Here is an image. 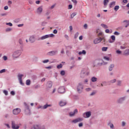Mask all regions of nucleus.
<instances>
[{
    "label": "nucleus",
    "instance_id": "1",
    "mask_svg": "<svg viewBox=\"0 0 129 129\" xmlns=\"http://www.w3.org/2000/svg\"><path fill=\"white\" fill-rule=\"evenodd\" d=\"M90 72L88 67L83 68L81 72L80 77L81 78H85L86 76L89 75Z\"/></svg>",
    "mask_w": 129,
    "mask_h": 129
},
{
    "label": "nucleus",
    "instance_id": "2",
    "mask_svg": "<svg viewBox=\"0 0 129 129\" xmlns=\"http://www.w3.org/2000/svg\"><path fill=\"white\" fill-rule=\"evenodd\" d=\"M21 55H22L21 50H17L13 52L12 57L13 58H19Z\"/></svg>",
    "mask_w": 129,
    "mask_h": 129
},
{
    "label": "nucleus",
    "instance_id": "3",
    "mask_svg": "<svg viewBox=\"0 0 129 129\" xmlns=\"http://www.w3.org/2000/svg\"><path fill=\"white\" fill-rule=\"evenodd\" d=\"M24 105L25 106V109L24 110L25 114L26 115H30L31 114V110H30V107L27 103H24Z\"/></svg>",
    "mask_w": 129,
    "mask_h": 129
},
{
    "label": "nucleus",
    "instance_id": "4",
    "mask_svg": "<svg viewBox=\"0 0 129 129\" xmlns=\"http://www.w3.org/2000/svg\"><path fill=\"white\" fill-rule=\"evenodd\" d=\"M53 37H55V35L53 34H47L41 36L38 40H45L48 38H53Z\"/></svg>",
    "mask_w": 129,
    "mask_h": 129
},
{
    "label": "nucleus",
    "instance_id": "5",
    "mask_svg": "<svg viewBox=\"0 0 129 129\" xmlns=\"http://www.w3.org/2000/svg\"><path fill=\"white\" fill-rule=\"evenodd\" d=\"M83 91V84L82 83L78 84L77 86V91L79 93H81Z\"/></svg>",
    "mask_w": 129,
    "mask_h": 129
},
{
    "label": "nucleus",
    "instance_id": "6",
    "mask_svg": "<svg viewBox=\"0 0 129 129\" xmlns=\"http://www.w3.org/2000/svg\"><path fill=\"white\" fill-rule=\"evenodd\" d=\"M90 116H91V111H90L83 113V117L84 118H89Z\"/></svg>",
    "mask_w": 129,
    "mask_h": 129
},
{
    "label": "nucleus",
    "instance_id": "7",
    "mask_svg": "<svg viewBox=\"0 0 129 129\" xmlns=\"http://www.w3.org/2000/svg\"><path fill=\"white\" fill-rule=\"evenodd\" d=\"M102 40H103V42H105V39H104V38L99 37V38H96L95 39H94L93 41L94 44H98L100 43V42H101Z\"/></svg>",
    "mask_w": 129,
    "mask_h": 129
},
{
    "label": "nucleus",
    "instance_id": "8",
    "mask_svg": "<svg viewBox=\"0 0 129 129\" xmlns=\"http://www.w3.org/2000/svg\"><path fill=\"white\" fill-rule=\"evenodd\" d=\"M126 97H122L120 98H119L117 101H116V103L118 104H122L123 103V101L125 100Z\"/></svg>",
    "mask_w": 129,
    "mask_h": 129
},
{
    "label": "nucleus",
    "instance_id": "9",
    "mask_svg": "<svg viewBox=\"0 0 129 129\" xmlns=\"http://www.w3.org/2000/svg\"><path fill=\"white\" fill-rule=\"evenodd\" d=\"M12 128L13 129H19L20 128V125L17 124L15 121H11Z\"/></svg>",
    "mask_w": 129,
    "mask_h": 129
},
{
    "label": "nucleus",
    "instance_id": "10",
    "mask_svg": "<svg viewBox=\"0 0 129 129\" xmlns=\"http://www.w3.org/2000/svg\"><path fill=\"white\" fill-rule=\"evenodd\" d=\"M23 77H24V75L22 74H19L18 75V78L19 81V83L20 84H21V85H22V86H24V83H23V80H22Z\"/></svg>",
    "mask_w": 129,
    "mask_h": 129
},
{
    "label": "nucleus",
    "instance_id": "11",
    "mask_svg": "<svg viewBox=\"0 0 129 129\" xmlns=\"http://www.w3.org/2000/svg\"><path fill=\"white\" fill-rule=\"evenodd\" d=\"M83 120V119L81 117H78L72 120V123H77V122H81Z\"/></svg>",
    "mask_w": 129,
    "mask_h": 129
},
{
    "label": "nucleus",
    "instance_id": "12",
    "mask_svg": "<svg viewBox=\"0 0 129 129\" xmlns=\"http://www.w3.org/2000/svg\"><path fill=\"white\" fill-rule=\"evenodd\" d=\"M21 113V109L19 108H17L16 109H13V113L14 115H18L19 113Z\"/></svg>",
    "mask_w": 129,
    "mask_h": 129
},
{
    "label": "nucleus",
    "instance_id": "13",
    "mask_svg": "<svg viewBox=\"0 0 129 129\" xmlns=\"http://www.w3.org/2000/svg\"><path fill=\"white\" fill-rule=\"evenodd\" d=\"M58 93H65L66 89L65 87L61 86L59 87L57 90Z\"/></svg>",
    "mask_w": 129,
    "mask_h": 129
},
{
    "label": "nucleus",
    "instance_id": "14",
    "mask_svg": "<svg viewBox=\"0 0 129 129\" xmlns=\"http://www.w3.org/2000/svg\"><path fill=\"white\" fill-rule=\"evenodd\" d=\"M43 13V6H39L37 9H36V13L38 15H41Z\"/></svg>",
    "mask_w": 129,
    "mask_h": 129
},
{
    "label": "nucleus",
    "instance_id": "15",
    "mask_svg": "<svg viewBox=\"0 0 129 129\" xmlns=\"http://www.w3.org/2000/svg\"><path fill=\"white\" fill-rule=\"evenodd\" d=\"M57 53H58V51L57 50H53L48 52L47 53V56H55V55H56Z\"/></svg>",
    "mask_w": 129,
    "mask_h": 129
},
{
    "label": "nucleus",
    "instance_id": "16",
    "mask_svg": "<svg viewBox=\"0 0 129 129\" xmlns=\"http://www.w3.org/2000/svg\"><path fill=\"white\" fill-rule=\"evenodd\" d=\"M29 42L30 43H35L36 42V36L32 35L29 37Z\"/></svg>",
    "mask_w": 129,
    "mask_h": 129
},
{
    "label": "nucleus",
    "instance_id": "17",
    "mask_svg": "<svg viewBox=\"0 0 129 129\" xmlns=\"http://www.w3.org/2000/svg\"><path fill=\"white\" fill-rule=\"evenodd\" d=\"M31 129H45V127L41 126L40 125H34L31 128Z\"/></svg>",
    "mask_w": 129,
    "mask_h": 129
},
{
    "label": "nucleus",
    "instance_id": "18",
    "mask_svg": "<svg viewBox=\"0 0 129 129\" xmlns=\"http://www.w3.org/2000/svg\"><path fill=\"white\" fill-rule=\"evenodd\" d=\"M78 113V110L77 109H76L74 110L73 112H71L69 113L70 116H74L76 114H77Z\"/></svg>",
    "mask_w": 129,
    "mask_h": 129
},
{
    "label": "nucleus",
    "instance_id": "19",
    "mask_svg": "<svg viewBox=\"0 0 129 129\" xmlns=\"http://www.w3.org/2000/svg\"><path fill=\"white\" fill-rule=\"evenodd\" d=\"M52 85H53V83L51 81L47 82L46 84V89H50L52 87Z\"/></svg>",
    "mask_w": 129,
    "mask_h": 129
},
{
    "label": "nucleus",
    "instance_id": "20",
    "mask_svg": "<svg viewBox=\"0 0 129 129\" xmlns=\"http://www.w3.org/2000/svg\"><path fill=\"white\" fill-rule=\"evenodd\" d=\"M107 125L108 126H110V128L113 129L114 127V125H113V124L111 123L110 121H108L107 123Z\"/></svg>",
    "mask_w": 129,
    "mask_h": 129
},
{
    "label": "nucleus",
    "instance_id": "21",
    "mask_svg": "<svg viewBox=\"0 0 129 129\" xmlns=\"http://www.w3.org/2000/svg\"><path fill=\"white\" fill-rule=\"evenodd\" d=\"M113 68H114V64L111 63L109 67V71H112Z\"/></svg>",
    "mask_w": 129,
    "mask_h": 129
},
{
    "label": "nucleus",
    "instance_id": "22",
    "mask_svg": "<svg viewBox=\"0 0 129 129\" xmlns=\"http://www.w3.org/2000/svg\"><path fill=\"white\" fill-rule=\"evenodd\" d=\"M67 103L65 101H61L59 102V105H60V106H64V105H66Z\"/></svg>",
    "mask_w": 129,
    "mask_h": 129
},
{
    "label": "nucleus",
    "instance_id": "23",
    "mask_svg": "<svg viewBox=\"0 0 129 129\" xmlns=\"http://www.w3.org/2000/svg\"><path fill=\"white\" fill-rule=\"evenodd\" d=\"M115 3H116V2L114 1L111 2V3L109 4V7L113 8V7H114V6H115Z\"/></svg>",
    "mask_w": 129,
    "mask_h": 129
},
{
    "label": "nucleus",
    "instance_id": "24",
    "mask_svg": "<svg viewBox=\"0 0 129 129\" xmlns=\"http://www.w3.org/2000/svg\"><path fill=\"white\" fill-rule=\"evenodd\" d=\"M79 55H86V51L83 50L82 51H80L79 52Z\"/></svg>",
    "mask_w": 129,
    "mask_h": 129
},
{
    "label": "nucleus",
    "instance_id": "25",
    "mask_svg": "<svg viewBox=\"0 0 129 129\" xmlns=\"http://www.w3.org/2000/svg\"><path fill=\"white\" fill-rule=\"evenodd\" d=\"M91 81L92 82H96V81H97V78L95 77H93L91 78Z\"/></svg>",
    "mask_w": 129,
    "mask_h": 129
},
{
    "label": "nucleus",
    "instance_id": "26",
    "mask_svg": "<svg viewBox=\"0 0 129 129\" xmlns=\"http://www.w3.org/2000/svg\"><path fill=\"white\" fill-rule=\"evenodd\" d=\"M108 3H109V0H104V1H103L104 6L105 7H106V6H107V4H108Z\"/></svg>",
    "mask_w": 129,
    "mask_h": 129
},
{
    "label": "nucleus",
    "instance_id": "27",
    "mask_svg": "<svg viewBox=\"0 0 129 129\" xmlns=\"http://www.w3.org/2000/svg\"><path fill=\"white\" fill-rule=\"evenodd\" d=\"M52 106L51 105H48V104H46L43 106V109H46V108H48V107H50Z\"/></svg>",
    "mask_w": 129,
    "mask_h": 129
},
{
    "label": "nucleus",
    "instance_id": "28",
    "mask_svg": "<svg viewBox=\"0 0 129 129\" xmlns=\"http://www.w3.org/2000/svg\"><path fill=\"white\" fill-rule=\"evenodd\" d=\"M122 81H120V80H118V81H117V82H116V83H117V86H121V83H122Z\"/></svg>",
    "mask_w": 129,
    "mask_h": 129
},
{
    "label": "nucleus",
    "instance_id": "29",
    "mask_svg": "<svg viewBox=\"0 0 129 129\" xmlns=\"http://www.w3.org/2000/svg\"><path fill=\"white\" fill-rule=\"evenodd\" d=\"M60 74L61 76H64L65 74H66V72H65V71L62 70L60 71Z\"/></svg>",
    "mask_w": 129,
    "mask_h": 129
},
{
    "label": "nucleus",
    "instance_id": "30",
    "mask_svg": "<svg viewBox=\"0 0 129 129\" xmlns=\"http://www.w3.org/2000/svg\"><path fill=\"white\" fill-rule=\"evenodd\" d=\"M101 26L102 27V28H104V29H108V26H107V25H106L105 24H101Z\"/></svg>",
    "mask_w": 129,
    "mask_h": 129
},
{
    "label": "nucleus",
    "instance_id": "31",
    "mask_svg": "<svg viewBox=\"0 0 129 129\" xmlns=\"http://www.w3.org/2000/svg\"><path fill=\"white\" fill-rule=\"evenodd\" d=\"M124 55H126L127 56H128L129 55V49H126L124 52Z\"/></svg>",
    "mask_w": 129,
    "mask_h": 129
},
{
    "label": "nucleus",
    "instance_id": "32",
    "mask_svg": "<svg viewBox=\"0 0 129 129\" xmlns=\"http://www.w3.org/2000/svg\"><path fill=\"white\" fill-rule=\"evenodd\" d=\"M96 94V91H93L90 94V96H94Z\"/></svg>",
    "mask_w": 129,
    "mask_h": 129
},
{
    "label": "nucleus",
    "instance_id": "33",
    "mask_svg": "<svg viewBox=\"0 0 129 129\" xmlns=\"http://www.w3.org/2000/svg\"><path fill=\"white\" fill-rule=\"evenodd\" d=\"M114 10L115 12H117V11H118V10H119V6H115Z\"/></svg>",
    "mask_w": 129,
    "mask_h": 129
},
{
    "label": "nucleus",
    "instance_id": "34",
    "mask_svg": "<svg viewBox=\"0 0 129 129\" xmlns=\"http://www.w3.org/2000/svg\"><path fill=\"white\" fill-rule=\"evenodd\" d=\"M77 15V13H73L71 15V19H73L75 16Z\"/></svg>",
    "mask_w": 129,
    "mask_h": 129
},
{
    "label": "nucleus",
    "instance_id": "35",
    "mask_svg": "<svg viewBox=\"0 0 129 129\" xmlns=\"http://www.w3.org/2000/svg\"><path fill=\"white\" fill-rule=\"evenodd\" d=\"M55 7H56V4H53L50 7H49V10H53Z\"/></svg>",
    "mask_w": 129,
    "mask_h": 129
},
{
    "label": "nucleus",
    "instance_id": "36",
    "mask_svg": "<svg viewBox=\"0 0 129 129\" xmlns=\"http://www.w3.org/2000/svg\"><path fill=\"white\" fill-rule=\"evenodd\" d=\"M62 67H63V64H62L61 63L57 66V69H61V68H62Z\"/></svg>",
    "mask_w": 129,
    "mask_h": 129
},
{
    "label": "nucleus",
    "instance_id": "37",
    "mask_svg": "<svg viewBox=\"0 0 129 129\" xmlns=\"http://www.w3.org/2000/svg\"><path fill=\"white\" fill-rule=\"evenodd\" d=\"M107 49H108L107 47H103L102 48V50L105 52L107 51Z\"/></svg>",
    "mask_w": 129,
    "mask_h": 129
},
{
    "label": "nucleus",
    "instance_id": "38",
    "mask_svg": "<svg viewBox=\"0 0 129 129\" xmlns=\"http://www.w3.org/2000/svg\"><path fill=\"white\" fill-rule=\"evenodd\" d=\"M78 36H79V33L77 32L74 35V38L77 39V38H78Z\"/></svg>",
    "mask_w": 129,
    "mask_h": 129
},
{
    "label": "nucleus",
    "instance_id": "39",
    "mask_svg": "<svg viewBox=\"0 0 129 129\" xmlns=\"http://www.w3.org/2000/svg\"><path fill=\"white\" fill-rule=\"evenodd\" d=\"M2 59H3L4 61H7L8 60V56H7L6 55H4L2 57Z\"/></svg>",
    "mask_w": 129,
    "mask_h": 129
},
{
    "label": "nucleus",
    "instance_id": "40",
    "mask_svg": "<svg viewBox=\"0 0 129 129\" xmlns=\"http://www.w3.org/2000/svg\"><path fill=\"white\" fill-rule=\"evenodd\" d=\"M31 85V80H27L26 81V85Z\"/></svg>",
    "mask_w": 129,
    "mask_h": 129
},
{
    "label": "nucleus",
    "instance_id": "41",
    "mask_svg": "<svg viewBox=\"0 0 129 129\" xmlns=\"http://www.w3.org/2000/svg\"><path fill=\"white\" fill-rule=\"evenodd\" d=\"M126 124V122H125V121H123L121 122V126H123V127L125 126Z\"/></svg>",
    "mask_w": 129,
    "mask_h": 129
},
{
    "label": "nucleus",
    "instance_id": "42",
    "mask_svg": "<svg viewBox=\"0 0 129 129\" xmlns=\"http://www.w3.org/2000/svg\"><path fill=\"white\" fill-rule=\"evenodd\" d=\"M116 82V79H113L110 81V83H115Z\"/></svg>",
    "mask_w": 129,
    "mask_h": 129
},
{
    "label": "nucleus",
    "instance_id": "43",
    "mask_svg": "<svg viewBox=\"0 0 129 129\" xmlns=\"http://www.w3.org/2000/svg\"><path fill=\"white\" fill-rule=\"evenodd\" d=\"M37 109H44V107L43 106L39 105L37 108Z\"/></svg>",
    "mask_w": 129,
    "mask_h": 129
},
{
    "label": "nucleus",
    "instance_id": "44",
    "mask_svg": "<svg viewBox=\"0 0 129 129\" xmlns=\"http://www.w3.org/2000/svg\"><path fill=\"white\" fill-rule=\"evenodd\" d=\"M111 39L114 42L115 41V36L114 35L111 36Z\"/></svg>",
    "mask_w": 129,
    "mask_h": 129
},
{
    "label": "nucleus",
    "instance_id": "45",
    "mask_svg": "<svg viewBox=\"0 0 129 129\" xmlns=\"http://www.w3.org/2000/svg\"><path fill=\"white\" fill-rule=\"evenodd\" d=\"M7 26H9L10 27H13V24L11 22L6 23Z\"/></svg>",
    "mask_w": 129,
    "mask_h": 129
},
{
    "label": "nucleus",
    "instance_id": "46",
    "mask_svg": "<svg viewBox=\"0 0 129 129\" xmlns=\"http://www.w3.org/2000/svg\"><path fill=\"white\" fill-rule=\"evenodd\" d=\"M12 30H13V29L11 28H8L6 29V32H11L12 31Z\"/></svg>",
    "mask_w": 129,
    "mask_h": 129
},
{
    "label": "nucleus",
    "instance_id": "47",
    "mask_svg": "<svg viewBox=\"0 0 129 129\" xmlns=\"http://www.w3.org/2000/svg\"><path fill=\"white\" fill-rule=\"evenodd\" d=\"M72 2L73 3L75 6H76V5H77L78 2L77 0H72Z\"/></svg>",
    "mask_w": 129,
    "mask_h": 129
},
{
    "label": "nucleus",
    "instance_id": "48",
    "mask_svg": "<svg viewBox=\"0 0 129 129\" xmlns=\"http://www.w3.org/2000/svg\"><path fill=\"white\" fill-rule=\"evenodd\" d=\"M19 43L20 44V45H23V40H22V39H19Z\"/></svg>",
    "mask_w": 129,
    "mask_h": 129
},
{
    "label": "nucleus",
    "instance_id": "49",
    "mask_svg": "<svg viewBox=\"0 0 129 129\" xmlns=\"http://www.w3.org/2000/svg\"><path fill=\"white\" fill-rule=\"evenodd\" d=\"M120 33H119V32L115 31L114 32V35H115V36H119Z\"/></svg>",
    "mask_w": 129,
    "mask_h": 129
},
{
    "label": "nucleus",
    "instance_id": "50",
    "mask_svg": "<svg viewBox=\"0 0 129 129\" xmlns=\"http://www.w3.org/2000/svg\"><path fill=\"white\" fill-rule=\"evenodd\" d=\"M78 126L79 127H82V126H83V122H80L78 124Z\"/></svg>",
    "mask_w": 129,
    "mask_h": 129
},
{
    "label": "nucleus",
    "instance_id": "51",
    "mask_svg": "<svg viewBox=\"0 0 129 129\" xmlns=\"http://www.w3.org/2000/svg\"><path fill=\"white\" fill-rule=\"evenodd\" d=\"M73 8L72 5H69L68 6V10H71Z\"/></svg>",
    "mask_w": 129,
    "mask_h": 129
},
{
    "label": "nucleus",
    "instance_id": "52",
    "mask_svg": "<svg viewBox=\"0 0 129 129\" xmlns=\"http://www.w3.org/2000/svg\"><path fill=\"white\" fill-rule=\"evenodd\" d=\"M3 92L5 95H8V94H9V92L7 90H4Z\"/></svg>",
    "mask_w": 129,
    "mask_h": 129
},
{
    "label": "nucleus",
    "instance_id": "53",
    "mask_svg": "<svg viewBox=\"0 0 129 129\" xmlns=\"http://www.w3.org/2000/svg\"><path fill=\"white\" fill-rule=\"evenodd\" d=\"M104 59L106 60V61H109V57L107 56H104Z\"/></svg>",
    "mask_w": 129,
    "mask_h": 129
},
{
    "label": "nucleus",
    "instance_id": "54",
    "mask_svg": "<svg viewBox=\"0 0 129 129\" xmlns=\"http://www.w3.org/2000/svg\"><path fill=\"white\" fill-rule=\"evenodd\" d=\"M49 62V59L44 60L42 61V63L45 64L46 63H48Z\"/></svg>",
    "mask_w": 129,
    "mask_h": 129
},
{
    "label": "nucleus",
    "instance_id": "55",
    "mask_svg": "<svg viewBox=\"0 0 129 129\" xmlns=\"http://www.w3.org/2000/svg\"><path fill=\"white\" fill-rule=\"evenodd\" d=\"M116 53L119 55V54H121V51L117 50L116 51Z\"/></svg>",
    "mask_w": 129,
    "mask_h": 129
},
{
    "label": "nucleus",
    "instance_id": "56",
    "mask_svg": "<svg viewBox=\"0 0 129 129\" xmlns=\"http://www.w3.org/2000/svg\"><path fill=\"white\" fill-rule=\"evenodd\" d=\"M40 85H37L36 86H35V89H38V88H40Z\"/></svg>",
    "mask_w": 129,
    "mask_h": 129
},
{
    "label": "nucleus",
    "instance_id": "57",
    "mask_svg": "<svg viewBox=\"0 0 129 129\" xmlns=\"http://www.w3.org/2000/svg\"><path fill=\"white\" fill-rule=\"evenodd\" d=\"M5 72H6V69H3V70H2L1 71H0V73L1 74L5 73Z\"/></svg>",
    "mask_w": 129,
    "mask_h": 129
},
{
    "label": "nucleus",
    "instance_id": "58",
    "mask_svg": "<svg viewBox=\"0 0 129 129\" xmlns=\"http://www.w3.org/2000/svg\"><path fill=\"white\" fill-rule=\"evenodd\" d=\"M86 91H91V88H87L85 89Z\"/></svg>",
    "mask_w": 129,
    "mask_h": 129
},
{
    "label": "nucleus",
    "instance_id": "59",
    "mask_svg": "<svg viewBox=\"0 0 129 129\" xmlns=\"http://www.w3.org/2000/svg\"><path fill=\"white\" fill-rule=\"evenodd\" d=\"M64 38H66V39H67V40H69V36L67 34H66L64 35Z\"/></svg>",
    "mask_w": 129,
    "mask_h": 129
},
{
    "label": "nucleus",
    "instance_id": "60",
    "mask_svg": "<svg viewBox=\"0 0 129 129\" xmlns=\"http://www.w3.org/2000/svg\"><path fill=\"white\" fill-rule=\"evenodd\" d=\"M7 13H3V14H1V16H2V17H6V16H7Z\"/></svg>",
    "mask_w": 129,
    "mask_h": 129
},
{
    "label": "nucleus",
    "instance_id": "61",
    "mask_svg": "<svg viewBox=\"0 0 129 129\" xmlns=\"http://www.w3.org/2000/svg\"><path fill=\"white\" fill-rule=\"evenodd\" d=\"M105 33H106V34H109L110 31H109V29H106L105 31Z\"/></svg>",
    "mask_w": 129,
    "mask_h": 129
},
{
    "label": "nucleus",
    "instance_id": "62",
    "mask_svg": "<svg viewBox=\"0 0 129 129\" xmlns=\"http://www.w3.org/2000/svg\"><path fill=\"white\" fill-rule=\"evenodd\" d=\"M11 95H15L16 94V93H15V92L14 91H12L11 92Z\"/></svg>",
    "mask_w": 129,
    "mask_h": 129
},
{
    "label": "nucleus",
    "instance_id": "63",
    "mask_svg": "<svg viewBox=\"0 0 129 129\" xmlns=\"http://www.w3.org/2000/svg\"><path fill=\"white\" fill-rule=\"evenodd\" d=\"M53 34H57V33H58V31L56 29H55L53 30Z\"/></svg>",
    "mask_w": 129,
    "mask_h": 129
},
{
    "label": "nucleus",
    "instance_id": "64",
    "mask_svg": "<svg viewBox=\"0 0 129 129\" xmlns=\"http://www.w3.org/2000/svg\"><path fill=\"white\" fill-rule=\"evenodd\" d=\"M46 69H52V67L49 66V67H45Z\"/></svg>",
    "mask_w": 129,
    "mask_h": 129
}]
</instances>
